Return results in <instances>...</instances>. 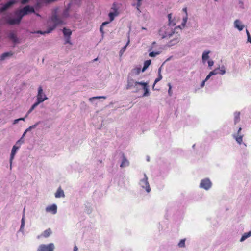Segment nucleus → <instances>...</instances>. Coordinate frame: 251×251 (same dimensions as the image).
<instances>
[{"instance_id": "nucleus-1", "label": "nucleus", "mask_w": 251, "mask_h": 251, "mask_svg": "<svg viewBox=\"0 0 251 251\" xmlns=\"http://www.w3.org/2000/svg\"><path fill=\"white\" fill-rule=\"evenodd\" d=\"M168 18L169 23L160 26L158 30V43L164 47H171L178 43L180 40V35L176 32V30L182 28L180 26L173 28L176 24L172 20L171 14L168 15Z\"/></svg>"}, {"instance_id": "nucleus-2", "label": "nucleus", "mask_w": 251, "mask_h": 251, "mask_svg": "<svg viewBox=\"0 0 251 251\" xmlns=\"http://www.w3.org/2000/svg\"><path fill=\"white\" fill-rule=\"evenodd\" d=\"M140 85L142 86L144 90V96H147L149 93V86L148 83L142 82H135L132 78H128L127 84L126 85V89H129L133 86Z\"/></svg>"}, {"instance_id": "nucleus-3", "label": "nucleus", "mask_w": 251, "mask_h": 251, "mask_svg": "<svg viewBox=\"0 0 251 251\" xmlns=\"http://www.w3.org/2000/svg\"><path fill=\"white\" fill-rule=\"evenodd\" d=\"M51 21L53 22L54 25L48 28L47 31H42L41 30H38L36 33H40L41 34H45L50 33L53 29H54L56 26L60 24H63V21L59 19L56 14H53L51 17Z\"/></svg>"}, {"instance_id": "nucleus-4", "label": "nucleus", "mask_w": 251, "mask_h": 251, "mask_svg": "<svg viewBox=\"0 0 251 251\" xmlns=\"http://www.w3.org/2000/svg\"><path fill=\"white\" fill-rule=\"evenodd\" d=\"M34 12L35 10L34 8L29 5H27L24 7L23 8L15 12V15L17 16H19L20 18L22 19L23 17H24V16L26 15L29 13Z\"/></svg>"}, {"instance_id": "nucleus-5", "label": "nucleus", "mask_w": 251, "mask_h": 251, "mask_svg": "<svg viewBox=\"0 0 251 251\" xmlns=\"http://www.w3.org/2000/svg\"><path fill=\"white\" fill-rule=\"evenodd\" d=\"M212 186V182L211 180L207 177L201 180L199 184V188L204 189L205 191H208Z\"/></svg>"}, {"instance_id": "nucleus-6", "label": "nucleus", "mask_w": 251, "mask_h": 251, "mask_svg": "<svg viewBox=\"0 0 251 251\" xmlns=\"http://www.w3.org/2000/svg\"><path fill=\"white\" fill-rule=\"evenodd\" d=\"M242 127H240L237 132L234 133L232 134L233 138L235 140L236 142L239 145H244L245 147L246 144L243 142V138L244 135L241 133Z\"/></svg>"}, {"instance_id": "nucleus-7", "label": "nucleus", "mask_w": 251, "mask_h": 251, "mask_svg": "<svg viewBox=\"0 0 251 251\" xmlns=\"http://www.w3.org/2000/svg\"><path fill=\"white\" fill-rule=\"evenodd\" d=\"M115 6V4H113V6ZM112 9H113L114 12H110L109 13V14H108V16H109V19H110V22H112V21H113L114 18H115V17L116 16H118V14H119V12L118 11V10L116 8L113 7L112 8ZM109 23V22H105L103 23L102 24V25H101L100 27V32L102 34H103V33H104L103 31V29H102V26L103 25L108 24Z\"/></svg>"}, {"instance_id": "nucleus-8", "label": "nucleus", "mask_w": 251, "mask_h": 251, "mask_svg": "<svg viewBox=\"0 0 251 251\" xmlns=\"http://www.w3.org/2000/svg\"><path fill=\"white\" fill-rule=\"evenodd\" d=\"M54 249V244L53 243H50L48 245H40L37 249V251H53Z\"/></svg>"}, {"instance_id": "nucleus-9", "label": "nucleus", "mask_w": 251, "mask_h": 251, "mask_svg": "<svg viewBox=\"0 0 251 251\" xmlns=\"http://www.w3.org/2000/svg\"><path fill=\"white\" fill-rule=\"evenodd\" d=\"M144 178L140 181V185L143 188L145 189L146 191L149 193L151 191V188L148 181V178L146 174H144Z\"/></svg>"}, {"instance_id": "nucleus-10", "label": "nucleus", "mask_w": 251, "mask_h": 251, "mask_svg": "<svg viewBox=\"0 0 251 251\" xmlns=\"http://www.w3.org/2000/svg\"><path fill=\"white\" fill-rule=\"evenodd\" d=\"M37 101L40 103L46 100L48 98L46 95L43 93V89L41 86L38 88V93L37 96Z\"/></svg>"}, {"instance_id": "nucleus-11", "label": "nucleus", "mask_w": 251, "mask_h": 251, "mask_svg": "<svg viewBox=\"0 0 251 251\" xmlns=\"http://www.w3.org/2000/svg\"><path fill=\"white\" fill-rule=\"evenodd\" d=\"M233 25L234 28L237 29L239 31L243 30L245 27L244 25L239 19L235 20L234 22Z\"/></svg>"}, {"instance_id": "nucleus-12", "label": "nucleus", "mask_w": 251, "mask_h": 251, "mask_svg": "<svg viewBox=\"0 0 251 251\" xmlns=\"http://www.w3.org/2000/svg\"><path fill=\"white\" fill-rule=\"evenodd\" d=\"M16 3L15 0H10L9 1L5 3L1 8H0V12H3L12 5Z\"/></svg>"}, {"instance_id": "nucleus-13", "label": "nucleus", "mask_w": 251, "mask_h": 251, "mask_svg": "<svg viewBox=\"0 0 251 251\" xmlns=\"http://www.w3.org/2000/svg\"><path fill=\"white\" fill-rule=\"evenodd\" d=\"M17 17L16 18L14 19H10L7 20V23L10 25H18L19 24L21 21V19L19 16H17Z\"/></svg>"}, {"instance_id": "nucleus-14", "label": "nucleus", "mask_w": 251, "mask_h": 251, "mask_svg": "<svg viewBox=\"0 0 251 251\" xmlns=\"http://www.w3.org/2000/svg\"><path fill=\"white\" fill-rule=\"evenodd\" d=\"M182 11L185 12V15L183 17L182 23L181 24V25H180L181 27H184L185 26L187 22V20H188V14H187V8L186 7L183 8L182 9Z\"/></svg>"}, {"instance_id": "nucleus-15", "label": "nucleus", "mask_w": 251, "mask_h": 251, "mask_svg": "<svg viewBox=\"0 0 251 251\" xmlns=\"http://www.w3.org/2000/svg\"><path fill=\"white\" fill-rule=\"evenodd\" d=\"M46 210L48 212H51L53 214H55L57 212V206L55 204H52L47 207Z\"/></svg>"}, {"instance_id": "nucleus-16", "label": "nucleus", "mask_w": 251, "mask_h": 251, "mask_svg": "<svg viewBox=\"0 0 251 251\" xmlns=\"http://www.w3.org/2000/svg\"><path fill=\"white\" fill-rule=\"evenodd\" d=\"M19 147H17L14 145L12 149L11 154H10V167H11V164L13 159H14V156L15 155L16 152L17 150L19 149Z\"/></svg>"}, {"instance_id": "nucleus-17", "label": "nucleus", "mask_w": 251, "mask_h": 251, "mask_svg": "<svg viewBox=\"0 0 251 251\" xmlns=\"http://www.w3.org/2000/svg\"><path fill=\"white\" fill-rule=\"evenodd\" d=\"M210 51L209 50H205L202 54V61L203 63H205L206 61L209 58V54Z\"/></svg>"}, {"instance_id": "nucleus-18", "label": "nucleus", "mask_w": 251, "mask_h": 251, "mask_svg": "<svg viewBox=\"0 0 251 251\" xmlns=\"http://www.w3.org/2000/svg\"><path fill=\"white\" fill-rule=\"evenodd\" d=\"M55 196L56 198H60V197H64L65 194L63 190L61 188V187H59L55 193Z\"/></svg>"}, {"instance_id": "nucleus-19", "label": "nucleus", "mask_w": 251, "mask_h": 251, "mask_svg": "<svg viewBox=\"0 0 251 251\" xmlns=\"http://www.w3.org/2000/svg\"><path fill=\"white\" fill-rule=\"evenodd\" d=\"M240 112L236 111L234 113V122L235 124H236L239 122L240 120Z\"/></svg>"}, {"instance_id": "nucleus-20", "label": "nucleus", "mask_w": 251, "mask_h": 251, "mask_svg": "<svg viewBox=\"0 0 251 251\" xmlns=\"http://www.w3.org/2000/svg\"><path fill=\"white\" fill-rule=\"evenodd\" d=\"M141 71L140 67H135L131 70V74L133 75H137L140 73Z\"/></svg>"}, {"instance_id": "nucleus-21", "label": "nucleus", "mask_w": 251, "mask_h": 251, "mask_svg": "<svg viewBox=\"0 0 251 251\" xmlns=\"http://www.w3.org/2000/svg\"><path fill=\"white\" fill-rule=\"evenodd\" d=\"M251 236V230L248 232H245L241 237L240 241L242 242L245 241L246 239Z\"/></svg>"}, {"instance_id": "nucleus-22", "label": "nucleus", "mask_w": 251, "mask_h": 251, "mask_svg": "<svg viewBox=\"0 0 251 251\" xmlns=\"http://www.w3.org/2000/svg\"><path fill=\"white\" fill-rule=\"evenodd\" d=\"M129 165V162L124 155H123V160L120 165L121 168L125 167Z\"/></svg>"}, {"instance_id": "nucleus-23", "label": "nucleus", "mask_w": 251, "mask_h": 251, "mask_svg": "<svg viewBox=\"0 0 251 251\" xmlns=\"http://www.w3.org/2000/svg\"><path fill=\"white\" fill-rule=\"evenodd\" d=\"M63 33L65 37H70L72 34V31L69 29L64 27L63 29Z\"/></svg>"}, {"instance_id": "nucleus-24", "label": "nucleus", "mask_w": 251, "mask_h": 251, "mask_svg": "<svg viewBox=\"0 0 251 251\" xmlns=\"http://www.w3.org/2000/svg\"><path fill=\"white\" fill-rule=\"evenodd\" d=\"M151 60H148L144 62V66L142 68V72H144L151 65Z\"/></svg>"}, {"instance_id": "nucleus-25", "label": "nucleus", "mask_w": 251, "mask_h": 251, "mask_svg": "<svg viewBox=\"0 0 251 251\" xmlns=\"http://www.w3.org/2000/svg\"><path fill=\"white\" fill-rule=\"evenodd\" d=\"M52 233V231L50 228H48L45 230L42 233V236L44 237H48Z\"/></svg>"}, {"instance_id": "nucleus-26", "label": "nucleus", "mask_w": 251, "mask_h": 251, "mask_svg": "<svg viewBox=\"0 0 251 251\" xmlns=\"http://www.w3.org/2000/svg\"><path fill=\"white\" fill-rule=\"evenodd\" d=\"M13 53L11 52H5L2 54L0 56V60L2 61L5 59L6 57L10 56H12Z\"/></svg>"}, {"instance_id": "nucleus-27", "label": "nucleus", "mask_w": 251, "mask_h": 251, "mask_svg": "<svg viewBox=\"0 0 251 251\" xmlns=\"http://www.w3.org/2000/svg\"><path fill=\"white\" fill-rule=\"evenodd\" d=\"M9 38L12 40L14 43H16L17 38L16 35L13 32H10L9 35Z\"/></svg>"}, {"instance_id": "nucleus-28", "label": "nucleus", "mask_w": 251, "mask_h": 251, "mask_svg": "<svg viewBox=\"0 0 251 251\" xmlns=\"http://www.w3.org/2000/svg\"><path fill=\"white\" fill-rule=\"evenodd\" d=\"M185 241L186 239H183L180 240L179 242L178 243V246L179 248H184L185 247Z\"/></svg>"}, {"instance_id": "nucleus-29", "label": "nucleus", "mask_w": 251, "mask_h": 251, "mask_svg": "<svg viewBox=\"0 0 251 251\" xmlns=\"http://www.w3.org/2000/svg\"><path fill=\"white\" fill-rule=\"evenodd\" d=\"M226 73L225 67L222 66L218 70V74L221 75H224Z\"/></svg>"}, {"instance_id": "nucleus-30", "label": "nucleus", "mask_w": 251, "mask_h": 251, "mask_svg": "<svg viewBox=\"0 0 251 251\" xmlns=\"http://www.w3.org/2000/svg\"><path fill=\"white\" fill-rule=\"evenodd\" d=\"M39 124V122H37V123H36L35 125H32L31 126H30L28 128H27L24 133L23 135V136H25L26 132L28 131L29 130L31 129H33V128H35Z\"/></svg>"}, {"instance_id": "nucleus-31", "label": "nucleus", "mask_w": 251, "mask_h": 251, "mask_svg": "<svg viewBox=\"0 0 251 251\" xmlns=\"http://www.w3.org/2000/svg\"><path fill=\"white\" fill-rule=\"evenodd\" d=\"M40 104L39 102L37 101L35 102L31 107V108L29 109V110L28 112V114L30 113L31 111H32L35 107H36L39 104Z\"/></svg>"}, {"instance_id": "nucleus-32", "label": "nucleus", "mask_w": 251, "mask_h": 251, "mask_svg": "<svg viewBox=\"0 0 251 251\" xmlns=\"http://www.w3.org/2000/svg\"><path fill=\"white\" fill-rule=\"evenodd\" d=\"M218 70H219V68H216L215 69V70H214L213 71L210 72L209 74L211 75V76H212L213 75H216L217 74H218Z\"/></svg>"}, {"instance_id": "nucleus-33", "label": "nucleus", "mask_w": 251, "mask_h": 251, "mask_svg": "<svg viewBox=\"0 0 251 251\" xmlns=\"http://www.w3.org/2000/svg\"><path fill=\"white\" fill-rule=\"evenodd\" d=\"M238 7L241 9H244V3L242 1L240 0L238 2Z\"/></svg>"}, {"instance_id": "nucleus-34", "label": "nucleus", "mask_w": 251, "mask_h": 251, "mask_svg": "<svg viewBox=\"0 0 251 251\" xmlns=\"http://www.w3.org/2000/svg\"><path fill=\"white\" fill-rule=\"evenodd\" d=\"M207 63L208 66L210 68H211L214 65V61L212 60H209Z\"/></svg>"}, {"instance_id": "nucleus-35", "label": "nucleus", "mask_w": 251, "mask_h": 251, "mask_svg": "<svg viewBox=\"0 0 251 251\" xmlns=\"http://www.w3.org/2000/svg\"><path fill=\"white\" fill-rule=\"evenodd\" d=\"M137 0L138 1L137 4V9L138 10H139V8L142 4V3H141L142 0Z\"/></svg>"}, {"instance_id": "nucleus-36", "label": "nucleus", "mask_w": 251, "mask_h": 251, "mask_svg": "<svg viewBox=\"0 0 251 251\" xmlns=\"http://www.w3.org/2000/svg\"><path fill=\"white\" fill-rule=\"evenodd\" d=\"M160 69L158 70V82L162 79V76L160 74Z\"/></svg>"}, {"instance_id": "nucleus-37", "label": "nucleus", "mask_w": 251, "mask_h": 251, "mask_svg": "<svg viewBox=\"0 0 251 251\" xmlns=\"http://www.w3.org/2000/svg\"><path fill=\"white\" fill-rule=\"evenodd\" d=\"M69 43L71 45H72V43L70 41V37H67L66 38L65 44Z\"/></svg>"}, {"instance_id": "nucleus-38", "label": "nucleus", "mask_w": 251, "mask_h": 251, "mask_svg": "<svg viewBox=\"0 0 251 251\" xmlns=\"http://www.w3.org/2000/svg\"><path fill=\"white\" fill-rule=\"evenodd\" d=\"M169 86V90H168V93L170 96L172 95V92H171V85L170 83H168Z\"/></svg>"}, {"instance_id": "nucleus-39", "label": "nucleus", "mask_w": 251, "mask_h": 251, "mask_svg": "<svg viewBox=\"0 0 251 251\" xmlns=\"http://www.w3.org/2000/svg\"><path fill=\"white\" fill-rule=\"evenodd\" d=\"M157 54V52H150L149 54V56L151 57H154L155 56V55Z\"/></svg>"}, {"instance_id": "nucleus-40", "label": "nucleus", "mask_w": 251, "mask_h": 251, "mask_svg": "<svg viewBox=\"0 0 251 251\" xmlns=\"http://www.w3.org/2000/svg\"><path fill=\"white\" fill-rule=\"evenodd\" d=\"M21 0V2L22 4H25L29 1V0Z\"/></svg>"}, {"instance_id": "nucleus-41", "label": "nucleus", "mask_w": 251, "mask_h": 251, "mask_svg": "<svg viewBox=\"0 0 251 251\" xmlns=\"http://www.w3.org/2000/svg\"><path fill=\"white\" fill-rule=\"evenodd\" d=\"M101 98H105V97H94L90 98V100H91L92 99H100Z\"/></svg>"}, {"instance_id": "nucleus-42", "label": "nucleus", "mask_w": 251, "mask_h": 251, "mask_svg": "<svg viewBox=\"0 0 251 251\" xmlns=\"http://www.w3.org/2000/svg\"><path fill=\"white\" fill-rule=\"evenodd\" d=\"M205 82H206V81H205L204 80L202 81V82L201 84V88H202V87H204V86L205 85Z\"/></svg>"}, {"instance_id": "nucleus-43", "label": "nucleus", "mask_w": 251, "mask_h": 251, "mask_svg": "<svg viewBox=\"0 0 251 251\" xmlns=\"http://www.w3.org/2000/svg\"><path fill=\"white\" fill-rule=\"evenodd\" d=\"M211 76L208 74L207 76L206 77L205 79H204L205 81H207L211 77Z\"/></svg>"}, {"instance_id": "nucleus-44", "label": "nucleus", "mask_w": 251, "mask_h": 251, "mask_svg": "<svg viewBox=\"0 0 251 251\" xmlns=\"http://www.w3.org/2000/svg\"><path fill=\"white\" fill-rule=\"evenodd\" d=\"M28 113L26 115V116H25V118H19V121H21V120H22V121H25V118H26L28 116Z\"/></svg>"}, {"instance_id": "nucleus-45", "label": "nucleus", "mask_w": 251, "mask_h": 251, "mask_svg": "<svg viewBox=\"0 0 251 251\" xmlns=\"http://www.w3.org/2000/svg\"><path fill=\"white\" fill-rule=\"evenodd\" d=\"M247 41L251 43V36H247Z\"/></svg>"}, {"instance_id": "nucleus-46", "label": "nucleus", "mask_w": 251, "mask_h": 251, "mask_svg": "<svg viewBox=\"0 0 251 251\" xmlns=\"http://www.w3.org/2000/svg\"><path fill=\"white\" fill-rule=\"evenodd\" d=\"M19 121V119L14 120V121H13V124H16L18 123V122Z\"/></svg>"}, {"instance_id": "nucleus-47", "label": "nucleus", "mask_w": 251, "mask_h": 251, "mask_svg": "<svg viewBox=\"0 0 251 251\" xmlns=\"http://www.w3.org/2000/svg\"><path fill=\"white\" fill-rule=\"evenodd\" d=\"M24 224H25L24 220V218H23L22 219L21 227L24 226Z\"/></svg>"}, {"instance_id": "nucleus-48", "label": "nucleus", "mask_w": 251, "mask_h": 251, "mask_svg": "<svg viewBox=\"0 0 251 251\" xmlns=\"http://www.w3.org/2000/svg\"><path fill=\"white\" fill-rule=\"evenodd\" d=\"M78 251V248L77 247V246H75L74 247V251Z\"/></svg>"}, {"instance_id": "nucleus-49", "label": "nucleus", "mask_w": 251, "mask_h": 251, "mask_svg": "<svg viewBox=\"0 0 251 251\" xmlns=\"http://www.w3.org/2000/svg\"><path fill=\"white\" fill-rule=\"evenodd\" d=\"M127 46V44L123 48V49L121 50V51H122V50H123V51H124L125 49L126 48Z\"/></svg>"}, {"instance_id": "nucleus-50", "label": "nucleus", "mask_w": 251, "mask_h": 251, "mask_svg": "<svg viewBox=\"0 0 251 251\" xmlns=\"http://www.w3.org/2000/svg\"><path fill=\"white\" fill-rule=\"evenodd\" d=\"M246 34H247V36H250V33L247 29H246Z\"/></svg>"}, {"instance_id": "nucleus-51", "label": "nucleus", "mask_w": 251, "mask_h": 251, "mask_svg": "<svg viewBox=\"0 0 251 251\" xmlns=\"http://www.w3.org/2000/svg\"><path fill=\"white\" fill-rule=\"evenodd\" d=\"M157 83V78H156L154 80V85H153V87L154 86V85Z\"/></svg>"}, {"instance_id": "nucleus-52", "label": "nucleus", "mask_w": 251, "mask_h": 251, "mask_svg": "<svg viewBox=\"0 0 251 251\" xmlns=\"http://www.w3.org/2000/svg\"><path fill=\"white\" fill-rule=\"evenodd\" d=\"M20 141H21L20 140H18V141L17 142L16 144H18V143L20 142Z\"/></svg>"}, {"instance_id": "nucleus-53", "label": "nucleus", "mask_w": 251, "mask_h": 251, "mask_svg": "<svg viewBox=\"0 0 251 251\" xmlns=\"http://www.w3.org/2000/svg\"><path fill=\"white\" fill-rule=\"evenodd\" d=\"M97 60H98V58H96V59H94V61H97Z\"/></svg>"}, {"instance_id": "nucleus-54", "label": "nucleus", "mask_w": 251, "mask_h": 251, "mask_svg": "<svg viewBox=\"0 0 251 251\" xmlns=\"http://www.w3.org/2000/svg\"><path fill=\"white\" fill-rule=\"evenodd\" d=\"M214 1H218V0H214Z\"/></svg>"}]
</instances>
